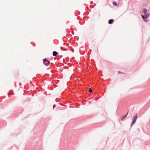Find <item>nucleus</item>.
Returning a JSON list of instances; mask_svg holds the SVG:
<instances>
[{
    "label": "nucleus",
    "mask_w": 150,
    "mask_h": 150,
    "mask_svg": "<svg viewBox=\"0 0 150 150\" xmlns=\"http://www.w3.org/2000/svg\"><path fill=\"white\" fill-rule=\"evenodd\" d=\"M147 10L146 8H144L143 11V12L144 13L145 15V18H148L149 16V14L148 13H147Z\"/></svg>",
    "instance_id": "f257e3e1"
},
{
    "label": "nucleus",
    "mask_w": 150,
    "mask_h": 150,
    "mask_svg": "<svg viewBox=\"0 0 150 150\" xmlns=\"http://www.w3.org/2000/svg\"><path fill=\"white\" fill-rule=\"evenodd\" d=\"M137 113H136L134 116L133 117V121L132 124V126L136 122V120L137 119Z\"/></svg>",
    "instance_id": "f03ea898"
},
{
    "label": "nucleus",
    "mask_w": 150,
    "mask_h": 150,
    "mask_svg": "<svg viewBox=\"0 0 150 150\" xmlns=\"http://www.w3.org/2000/svg\"><path fill=\"white\" fill-rule=\"evenodd\" d=\"M44 64L46 66L48 65L50 63V61L47 60L46 59H44L43 60Z\"/></svg>",
    "instance_id": "7ed1b4c3"
},
{
    "label": "nucleus",
    "mask_w": 150,
    "mask_h": 150,
    "mask_svg": "<svg viewBox=\"0 0 150 150\" xmlns=\"http://www.w3.org/2000/svg\"><path fill=\"white\" fill-rule=\"evenodd\" d=\"M114 22V20L112 19H111L109 20L108 21V23L109 24H111L113 23Z\"/></svg>",
    "instance_id": "20e7f679"
},
{
    "label": "nucleus",
    "mask_w": 150,
    "mask_h": 150,
    "mask_svg": "<svg viewBox=\"0 0 150 150\" xmlns=\"http://www.w3.org/2000/svg\"><path fill=\"white\" fill-rule=\"evenodd\" d=\"M57 52L56 51H54L53 52V55L54 56H56L57 55Z\"/></svg>",
    "instance_id": "39448f33"
},
{
    "label": "nucleus",
    "mask_w": 150,
    "mask_h": 150,
    "mask_svg": "<svg viewBox=\"0 0 150 150\" xmlns=\"http://www.w3.org/2000/svg\"><path fill=\"white\" fill-rule=\"evenodd\" d=\"M128 115V113H127V114L126 115H125V116H123L122 118V120H123L127 116V115Z\"/></svg>",
    "instance_id": "423d86ee"
},
{
    "label": "nucleus",
    "mask_w": 150,
    "mask_h": 150,
    "mask_svg": "<svg viewBox=\"0 0 150 150\" xmlns=\"http://www.w3.org/2000/svg\"><path fill=\"white\" fill-rule=\"evenodd\" d=\"M88 92L90 93H91L93 92L92 89L91 88L89 89Z\"/></svg>",
    "instance_id": "0eeeda50"
},
{
    "label": "nucleus",
    "mask_w": 150,
    "mask_h": 150,
    "mask_svg": "<svg viewBox=\"0 0 150 150\" xmlns=\"http://www.w3.org/2000/svg\"><path fill=\"white\" fill-rule=\"evenodd\" d=\"M142 18L144 19L145 18V16L144 15V16H143V15H142Z\"/></svg>",
    "instance_id": "6e6552de"
},
{
    "label": "nucleus",
    "mask_w": 150,
    "mask_h": 150,
    "mask_svg": "<svg viewBox=\"0 0 150 150\" xmlns=\"http://www.w3.org/2000/svg\"><path fill=\"white\" fill-rule=\"evenodd\" d=\"M55 107V105H54L53 106V108H54V107Z\"/></svg>",
    "instance_id": "1a4fd4ad"
},
{
    "label": "nucleus",
    "mask_w": 150,
    "mask_h": 150,
    "mask_svg": "<svg viewBox=\"0 0 150 150\" xmlns=\"http://www.w3.org/2000/svg\"><path fill=\"white\" fill-rule=\"evenodd\" d=\"M115 5H117V4H116V3H115Z\"/></svg>",
    "instance_id": "9d476101"
}]
</instances>
